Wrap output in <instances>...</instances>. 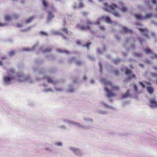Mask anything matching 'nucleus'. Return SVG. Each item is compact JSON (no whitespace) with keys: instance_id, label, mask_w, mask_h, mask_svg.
Wrapping results in <instances>:
<instances>
[{"instance_id":"nucleus-1","label":"nucleus","mask_w":157,"mask_h":157,"mask_svg":"<svg viewBox=\"0 0 157 157\" xmlns=\"http://www.w3.org/2000/svg\"><path fill=\"white\" fill-rule=\"evenodd\" d=\"M101 80L103 83L105 85V90L107 93V96L109 98H110L116 96V94L111 92L109 90L108 86H109L110 88L114 91L118 90L120 89L119 87L118 86H113L111 82L104 80L103 78H102Z\"/></svg>"},{"instance_id":"nucleus-2","label":"nucleus","mask_w":157,"mask_h":157,"mask_svg":"<svg viewBox=\"0 0 157 157\" xmlns=\"http://www.w3.org/2000/svg\"><path fill=\"white\" fill-rule=\"evenodd\" d=\"M103 4L104 10L109 13L114 11L118 7L117 5L115 4H113L112 5H109L107 3H104Z\"/></svg>"},{"instance_id":"nucleus-3","label":"nucleus","mask_w":157,"mask_h":157,"mask_svg":"<svg viewBox=\"0 0 157 157\" xmlns=\"http://www.w3.org/2000/svg\"><path fill=\"white\" fill-rule=\"evenodd\" d=\"M86 23L87 25L86 27L83 25L82 26L80 24H78L76 25V27L77 28L80 30H84L85 29H90V25L94 24L93 23L88 20L86 21Z\"/></svg>"},{"instance_id":"nucleus-4","label":"nucleus","mask_w":157,"mask_h":157,"mask_svg":"<svg viewBox=\"0 0 157 157\" xmlns=\"http://www.w3.org/2000/svg\"><path fill=\"white\" fill-rule=\"evenodd\" d=\"M135 16L136 18L138 20H140L141 19H148L151 18L152 14L151 13H148L147 14L144 16L142 17L138 15L135 14Z\"/></svg>"},{"instance_id":"nucleus-5","label":"nucleus","mask_w":157,"mask_h":157,"mask_svg":"<svg viewBox=\"0 0 157 157\" xmlns=\"http://www.w3.org/2000/svg\"><path fill=\"white\" fill-rule=\"evenodd\" d=\"M138 29L140 32L144 33V36H146L147 37H148V30L147 29L143 28H138Z\"/></svg>"},{"instance_id":"nucleus-6","label":"nucleus","mask_w":157,"mask_h":157,"mask_svg":"<svg viewBox=\"0 0 157 157\" xmlns=\"http://www.w3.org/2000/svg\"><path fill=\"white\" fill-rule=\"evenodd\" d=\"M150 106L151 107H157V103L155 98L150 99L149 100Z\"/></svg>"},{"instance_id":"nucleus-7","label":"nucleus","mask_w":157,"mask_h":157,"mask_svg":"<svg viewBox=\"0 0 157 157\" xmlns=\"http://www.w3.org/2000/svg\"><path fill=\"white\" fill-rule=\"evenodd\" d=\"M12 77H10L7 76H6L4 78V81L5 83H8L10 82L13 79Z\"/></svg>"},{"instance_id":"nucleus-8","label":"nucleus","mask_w":157,"mask_h":157,"mask_svg":"<svg viewBox=\"0 0 157 157\" xmlns=\"http://www.w3.org/2000/svg\"><path fill=\"white\" fill-rule=\"evenodd\" d=\"M35 18L34 16H31L29 18L27 19L25 22L26 24H29Z\"/></svg>"},{"instance_id":"nucleus-9","label":"nucleus","mask_w":157,"mask_h":157,"mask_svg":"<svg viewBox=\"0 0 157 157\" xmlns=\"http://www.w3.org/2000/svg\"><path fill=\"white\" fill-rule=\"evenodd\" d=\"M123 29L124 32L125 33H132V31L131 30L129 29L126 27H123Z\"/></svg>"},{"instance_id":"nucleus-10","label":"nucleus","mask_w":157,"mask_h":157,"mask_svg":"<svg viewBox=\"0 0 157 157\" xmlns=\"http://www.w3.org/2000/svg\"><path fill=\"white\" fill-rule=\"evenodd\" d=\"M125 74L127 76H129L131 75L132 72L129 69L126 68L124 71Z\"/></svg>"},{"instance_id":"nucleus-11","label":"nucleus","mask_w":157,"mask_h":157,"mask_svg":"<svg viewBox=\"0 0 157 157\" xmlns=\"http://www.w3.org/2000/svg\"><path fill=\"white\" fill-rule=\"evenodd\" d=\"M47 79V81L48 83H52L54 85L57 83L56 81L53 80L51 78H48Z\"/></svg>"},{"instance_id":"nucleus-12","label":"nucleus","mask_w":157,"mask_h":157,"mask_svg":"<svg viewBox=\"0 0 157 157\" xmlns=\"http://www.w3.org/2000/svg\"><path fill=\"white\" fill-rule=\"evenodd\" d=\"M147 90L150 94H151L153 93L154 89L151 87H147Z\"/></svg>"},{"instance_id":"nucleus-13","label":"nucleus","mask_w":157,"mask_h":157,"mask_svg":"<svg viewBox=\"0 0 157 157\" xmlns=\"http://www.w3.org/2000/svg\"><path fill=\"white\" fill-rule=\"evenodd\" d=\"M129 96V90H127L126 93L125 94L122 95V97L123 98H127Z\"/></svg>"},{"instance_id":"nucleus-14","label":"nucleus","mask_w":157,"mask_h":157,"mask_svg":"<svg viewBox=\"0 0 157 157\" xmlns=\"http://www.w3.org/2000/svg\"><path fill=\"white\" fill-rule=\"evenodd\" d=\"M144 52L146 54H151L152 53V51L149 49L146 48L144 50Z\"/></svg>"},{"instance_id":"nucleus-15","label":"nucleus","mask_w":157,"mask_h":157,"mask_svg":"<svg viewBox=\"0 0 157 157\" xmlns=\"http://www.w3.org/2000/svg\"><path fill=\"white\" fill-rule=\"evenodd\" d=\"M52 50L51 48H48L44 50H42V53H46L47 52H50Z\"/></svg>"},{"instance_id":"nucleus-16","label":"nucleus","mask_w":157,"mask_h":157,"mask_svg":"<svg viewBox=\"0 0 157 157\" xmlns=\"http://www.w3.org/2000/svg\"><path fill=\"white\" fill-rule=\"evenodd\" d=\"M4 19L6 21H9L11 19V17L9 15H6L4 17Z\"/></svg>"},{"instance_id":"nucleus-17","label":"nucleus","mask_w":157,"mask_h":157,"mask_svg":"<svg viewBox=\"0 0 157 157\" xmlns=\"http://www.w3.org/2000/svg\"><path fill=\"white\" fill-rule=\"evenodd\" d=\"M105 21L108 23H111L112 22L110 18L109 17H106L105 18Z\"/></svg>"},{"instance_id":"nucleus-18","label":"nucleus","mask_w":157,"mask_h":157,"mask_svg":"<svg viewBox=\"0 0 157 157\" xmlns=\"http://www.w3.org/2000/svg\"><path fill=\"white\" fill-rule=\"evenodd\" d=\"M48 17L49 19L53 18L54 17V15L52 14L51 12H50V11H48Z\"/></svg>"},{"instance_id":"nucleus-19","label":"nucleus","mask_w":157,"mask_h":157,"mask_svg":"<svg viewBox=\"0 0 157 157\" xmlns=\"http://www.w3.org/2000/svg\"><path fill=\"white\" fill-rule=\"evenodd\" d=\"M61 30L63 32L65 33L66 34H68V31L67 28H64L62 29Z\"/></svg>"},{"instance_id":"nucleus-20","label":"nucleus","mask_w":157,"mask_h":157,"mask_svg":"<svg viewBox=\"0 0 157 157\" xmlns=\"http://www.w3.org/2000/svg\"><path fill=\"white\" fill-rule=\"evenodd\" d=\"M120 62V59H116L114 60L113 63L115 64H118Z\"/></svg>"},{"instance_id":"nucleus-21","label":"nucleus","mask_w":157,"mask_h":157,"mask_svg":"<svg viewBox=\"0 0 157 157\" xmlns=\"http://www.w3.org/2000/svg\"><path fill=\"white\" fill-rule=\"evenodd\" d=\"M43 4L44 7H47L49 6V5L44 0H43Z\"/></svg>"},{"instance_id":"nucleus-22","label":"nucleus","mask_w":157,"mask_h":157,"mask_svg":"<svg viewBox=\"0 0 157 157\" xmlns=\"http://www.w3.org/2000/svg\"><path fill=\"white\" fill-rule=\"evenodd\" d=\"M113 14L114 16L116 17H119V14L116 11H113Z\"/></svg>"},{"instance_id":"nucleus-23","label":"nucleus","mask_w":157,"mask_h":157,"mask_svg":"<svg viewBox=\"0 0 157 157\" xmlns=\"http://www.w3.org/2000/svg\"><path fill=\"white\" fill-rule=\"evenodd\" d=\"M56 51L57 52H58L59 53H63V52H65L66 53H67L68 52H67V51H64L61 50V49H57L56 50Z\"/></svg>"},{"instance_id":"nucleus-24","label":"nucleus","mask_w":157,"mask_h":157,"mask_svg":"<svg viewBox=\"0 0 157 157\" xmlns=\"http://www.w3.org/2000/svg\"><path fill=\"white\" fill-rule=\"evenodd\" d=\"M71 149L74 152L76 153H78V152L79 151V150L77 148H71Z\"/></svg>"},{"instance_id":"nucleus-25","label":"nucleus","mask_w":157,"mask_h":157,"mask_svg":"<svg viewBox=\"0 0 157 157\" xmlns=\"http://www.w3.org/2000/svg\"><path fill=\"white\" fill-rule=\"evenodd\" d=\"M40 34L42 35L45 36H47L48 35V33L44 31H41L40 32Z\"/></svg>"},{"instance_id":"nucleus-26","label":"nucleus","mask_w":157,"mask_h":157,"mask_svg":"<svg viewBox=\"0 0 157 157\" xmlns=\"http://www.w3.org/2000/svg\"><path fill=\"white\" fill-rule=\"evenodd\" d=\"M16 52L12 50L9 52V55L10 56H14Z\"/></svg>"},{"instance_id":"nucleus-27","label":"nucleus","mask_w":157,"mask_h":157,"mask_svg":"<svg viewBox=\"0 0 157 157\" xmlns=\"http://www.w3.org/2000/svg\"><path fill=\"white\" fill-rule=\"evenodd\" d=\"M131 78H136V76L134 74H132L131 75V77H128V78H127V80H130L131 79Z\"/></svg>"},{"instance_id":"nucleus-28","label":"nucleus","mask_w":157,"mask_h":157,"mask_svg":"<svg viewBox=\"0 0 157 157\" xmlns=\"http://www.w3.org/2000/svg\"><path fill=\"white\" fill-rule=\"evenodd\" d=\"M90 44V42H88L85 45H83V46L84 47H86L88 48L89 47Z\"/></svg>"},{"instance_id":"nucleus-29","label":"nucleus","mask_w":157,"mask_h":157,"mask_svg":"<svg viewBox=\"0 0 157 157\" xmlns=\"http://www.w3.org/2000/svg\"><path fill=\"white\" fill-rule=\"evenodd\" d=\"M99 66L100 67V72H101V73L102 72V64L101 63H99Z\"/></svg>"},{"instance_id":"nucleus-30","label":"nucleus","mask_w":157,"mask_h":157,"mask_svg":"<svg viewBox=\"0 0 157 157\" xmlns=\"http://www.w3.org/2000/svg\"><path fill=\"white\" fill-rule=\"evenodd\" d=\"M127 10V9L125 7H123L121 9V10L123 12H125Z\"/></svg>"},{"instance_id":"nucleus-31","label":"nucleus","mask_w":157,"mask_h":157,"mask_svg":"<svg viewBox=\"0 0 157 157\" xmlns=\"http://www.w3.org/2000/svg\"><path fill=\"white\" fill-rule=\"evenodd\" d=\"M7 25V23H2L0 22V27H4L6 26Z\"/></svg>"},{"instance_id":"nucleus-32","label":"nucleus","mask_w":157,"mask_h":157,"mask_svg":"<svg viewBox=\"0 0 157 157\" xmlns=\"http://www.w3.org/2000/svg\"><path fill=\"white\" fill-rule=\"evenodd\" d=\"M137 40L140 44H142V43H143V41H142V40L140 38V37L138 38H137Z\"/></svg>"},{"instance_id":"nucleus-33","label":"nucleus","mask_w":157,"mask_h":157,"mask_svg":"<svg viewBox=\"0 0 157 157\" xmlns=\"http://www.w3.org/2000/svg\"><path fill=\"white\" fill-rule=\"evenodd\" d=\"M133 87H134V90L136 92H137L138 90V88H137V86H136V84L134 85Z\"/></svg>"},{"instance_id":"nucleus-34","label":"nucleus","mask_w":157,"mask_h":157,"mask_svg":"<svg viewBox=\"0 0 157 157\" xmlns=\"http://www.w3.org/2000/svg\"><path fill=\"white\" fill-rule=\"evenodd\" d=\"M139 84L142 86L143 88H144L145 87V85L141 82H140L139 83Z\"/></svg>"},{"instance_id":"nucleus-35","label":"nucleus","mask_w":157,"mask_h":157,"mask_svg":"<svg viewBox=\"0 0 157 157\" xmlns=\"http://www.w3.org/2000/svg\"><path fill=\"white\" fill-rule=\"evenodd\" d=\"M134 55L136 56L140 57L142 56V54H141L135 53Z\"/></svg>"},{"instance_id":"nucleus-36","label":"nucleus","mask_w":157,"mask_h":157,"mask_svg":"<svg viewBox=\"0 0 157 157\" xmlns=\"http://www.w3.org/2000/svg\"><path fill=\"white\" fill-rule=\"evenodd\" d=\"M114 73L116 75H118V72L117 70H115L113 71Z\"/></svg>"},{"instance_id":"nucleus-37","label":"nucleus","mask_w":157,"mask_h":157,"mask_svg":"<svg viewBox=\"0 0 157 157\" xmlns=\"http://www.w3.org/2000/svg\"><path fill=\"white\" fill-rule=\"evenodd\" d=\"M144 63H150V62L148 59H147L145 60Z\"/></svg>"},{"instance_id":"nucleus-38","label":"nucleus","mask_w":157,"mask_h":157,"mask_svg":"<svg viewBox=\"0 0 157 157\" xmlns=\"http://www.w3.org/2000/svg\"><path fill=\"white\" fill-rule=\"evenodd\" d=\"M151 2L154 4H155L156 3V0H151Z\"/></svg>"},{"instance_id":"nucleus-39","label":"nucleus","mask_w":157,"mask_h":157,"mask_svg":"<svg viewBox=\"0 0 157 157\" xmlns=\"http://www.w3.org/2000/svg\"><path fill=\"white\" fill-rule=\"evenodd\" d=\"M103 105L105 106L106 107H107L109 108H110V107H111L110 106H109V105H108L106 104H103Z\"/></svg>"},{"instance_id":"nucleus-40","label":"nucleus","mask_w":157,"mask_h":157,"mask_svg":"<svg viewBox=\"0 0 157 157\" xmlns=\"http://www.w3.org/2000/svg\"><path fill=\"white\" fill-rule=\"evenodd\" d=\"M76 43L78 44H81V41L80 40H78L76 41Z\"/></svg>"},{"instance_id":"nucleus-41","label":"nucleus","mask_w":157,"mask_h":157,"mask_svg":"<svg viewBox=\"0 0 157 157\" xmlns=\"http://www.w3.org/2000/svg\"><path fill=\"white\" fill-rule=\"evenodd\" d=\"M82 62L80 61H78L76 62V63L78 65H80L81 64Z\"/></svg>"},{"instance_id":"nucleus-42","label":"nucleus","mask_w":157,"mask_h":157,"mask_svg":"<svg viewBox=\"0 0 157 157\" xmlns=\"http://www.w3.org/2000/svg\"><path fill=\"white\" fill-rule=\"evenodd\" d=\"M22 24H17V26L18 27H20L22 26Z\"/></svg>"},{"instance_id":"nucleus-43","label":"nucleus","mask_w":157,"mask_h":157,"mask_svg":"<svg viewBox=\"0 0 157 157\" xmlns=\"http://www.w3.org/2000/svg\"><path fill=\"white\" fill-rule=\"evenodd\" d=\"M56 90L57 91H61L62 90V89H61V88H59V89L56 88Z\"/></svg>"},{"instance_id":"nucleus-44","label":"nucleus","mask_w":157,"mask_h":157,"mask_svg":"<svg viewBox=\"0 0 157 157\" xmlns=\"http://www.w3.org/2000/svg\"><path fill=\"white\" fill-rule=\"evenodd\" d=\"M152 57L153 58L157 57V55L156 54H154L152 55Z\"/></svg>"},{"instance_id":"nucleus-45","label":"nucleus","mask_w":157,"mask_h":157,"mask_svg":"<svg viewBox=\"0 0 157 157\" xmlns=\"http://www.w3.org/2000/svg\"><path fill=\"white\" fill-rule=\"evenodd\" d=\"M152 68L155 70L157 71V67L154 66Z\"/></svg>"},{"instance_id":"nucleus-46","label":"nucleus","mask_w":157,"mask_h":157,"mask_svg":"<svg viewBox=\"0 0 157 157\" xmlns=\"http://www.w3.org/2000/svg\"><path fill=\"white\" fill-rule=\"evenodd\" d=\"M52 89H51V88H49V89H47V90H46V91H48H48H52Z\"/></svg>"},{"instance_id":"nucleus-47","label":"nucleus","mask_w":157,"mask_h":157,"mask_svg":"<svg viewBox=\"0 0 157 157\" xmlns=\"http://www.w3.org/2000/svg\"><path fill=\"white\" fill-rule=\"evenodd\" d=\"M56 145L59 146H60L62 145V144L60 143H56Z\"/></svg>"},{"instance_id":"nucleus-48","label":"nucleus","mask_w":157,"mask_h":157,"mask_svg":"<svg viewBox=\"0 0 157 157\" xmlns=\"http://www.w3.org/2000/svg\"><path fill=\"white\" fill-rule=\"evenodd\" d=\"M100 29L102 31H103L104 30V28L102 26H100Z\"/></svg>"},{"instance_id":"nucleus-49","label":"nucleus","mask_w":157,"mask_h":157,"mask_svg":"<svg viewBox=\"0 0 157 157\" xmlns=\"http://www.w3.org/2000/svg\"><path fill=\"white\" fill-rule=\"evenodd\" d=\"M56 33L57 34V35H59L60 34H61L62 35V36H63V35L62 34V33H59V32H56Z\"/></svg>"},{"instance_id":"nucleus-50","label":"nucleus","mask_w":157,"mask_h":157,"mask_svg":"<svg viewBox=\"0 0 157 157\" xmlns=\"http://www.w3.org/2000/svg\"><path fill=\"white\" fill-rule=\"evenodd\" d=\"M94 80H90V83H93L94 82Z\"/></svg>"},{"instance_id":"nucleus-51","label":"nucleus","mask_w":157,"mask_h":157,"mask_svg":"<svg viewBox=\"0 0 157 157\" xmlns=\"http://www.w3.org/2000/svg\"><path fill=\"white\" fill-rule=\"evenodd\" d=\"M87 78L85 76H84L83 77V79L84 80H86Z\"/></svg>"},{"instance_id":"nucleus-52","label":"nucleus","mask_w":157,"mask_h":157,"mask_svg":"<svg viewBox=\"0 0 157 157\" xmlns=\"http://www.w3.org/2000/svg\"><path fill=\"white\" fill-rule=\"evenodd\" d=\"M24 50L26 51H28L29 50V49L27 48H25L24 49Z\"/></svg>"},{"instance_id":"nucleus-53","label":"nucleus","mask_w":157,"mask_h":157,"mask_svg":"<svg viewBox=\"0 0 157 157\" xmlns=\"http://www.w3.org/2000/svg\"><path fill=\"white\" fill-rule=\"evenodd\" d=\"M6 59V58L5 57H3L2 58V59L4 60L5 59Z\"/></svg>"},{"instance_id":"nucleus-54","label":"nucleus","mask_w":157,"mask_h":157,"mask_svg":"<svg viewBox=\"0 0 157 157\" xmlns=\"http://www.w3.org/2000/svg\"><path fill=\"white\" fill-rule=\"evenodd\" d=\"M69 92L70 93H71V92H73V90H69Z\"/></svg>"},{"instance_id":"nucleus-55","label":"nucleus","mask_w":157,"mask_h":157,"mask_svg":"<svg viewBox=\"0 0 157 157\" xmlns=\"http://www.w3.org/2000/svg\"><path fill=\"white\" fill-rule=\"evenodd\" d=\"M86 14H87V13L86 12H84V13H83V15H86Z\"/></svg>"},{"instance_id":"nucleus-56","label":"nucleus","mask_w":157,"mask_h":157,"mask_svg":"<svg viewBox=\"0 0 157 157\" xmlns=\"http://www.w3.org/2000/svg\"><path fill=\"white\" fill-rule=\"evenodd\" d=\"M140 66L141 67H143V66H144V65L143 64H140Z\"/></svg>"},{"instance_id":"nucleus-57","label":"nucleus","mask_w":157,"mask_h":157,"mask_svg":"<svg viewBox=\"0 0 157 157\" xmlns=\"http://www.w3.org/2000/svg\"><path fill=\"white\" fill-rule=\"evenodd\" d=\"M3 65V63L2 62L0 61V65Z\"/></svg>"},{"instance_id":"nucleus-58","label":"nucleus","mask_w":157,"mask_h":157,"mask_svg":"<svg viewBox=\"0 0 157 157\" xmlns=\"http://www.w3.org/2000/svg\"><path fill=\"white\" fill-rule=\"evenodd\" d=\"M104 112V113H101V114H106V112Z\"/></svg>"},{"instance_id":"nucleus-59","label":"nucleus","mask_w":157,"mask_h":157,"mask_svg":"<svg viewBox=\"0 0 157 157\" xmlns=\"http://www.w3.org/2000/svg\"><path fill=\"white\" fill-rule=\"evenodd\" d=\"M156 10H157V4L156 5Z\"/></svg>"},{"instance_id":"nucleus-60","label":"nucleus","mask_w":157,"mask_h":157,"mask_svg":"<svg viewBox=\"0 0 157 157\" xmlns=\"http://www.w3.org/2000/svg\"><path fill=\"white\" fill-rule=\"evenodd\" d=\"M27 30V29H24V31H26Z\"/></svg>"},{"instance_id":"nucleus-61","label":"nucleus","mask_w":157,"mask_h":157,"mask_svg":"<svg viewBox=\"0 0 157 157\" xmlns=\"http://www.w3.org/2000/svg\"><path fill=\"white\" fill-rule=\"evenodd\" d=\"M11 72H13V70H11Z\"/></svg>"},{"instance_id":"nucleus-62","label":"nucleus","mask_w":157,"mask_h":157,"mask_svg":"<svg viewBox=\"0 0 157 157\" xmlns=\"http://www.w3.org/2000/svg\"><path fill=\"white\" fill-rule=\"evenodd\" d=\"M97 24H99V23L98 22V23H97Z\"/></svg>"},{"instance_id":"nucleus-63","label":"nucleus","mask_w":157,"mask_h":157,"mask_svg":"<svg viewBox=\"0 0 157 157\" xmlns=\"http://www.w3.org/2000/svg\"><path fill=\"white\" fill-rule=\"evenodd\" d=\"M63 37L65 38V39H66V37H65L64 36H63Z\"/></svg>"},{"instance_id":"nucleus-64","label":"nucleus","mask_w":157,"mask_h":157,"mask_svg":"<svg viewBox=\"0 0 157 157\" xmlns=\"http://www.w3.org/2000/svg\"><path fill=\"white\" fill-rule=\"evenodd\" d=\"M101 19H103V17H101Z\"/></svg>"}]
</instances>
